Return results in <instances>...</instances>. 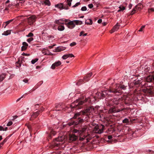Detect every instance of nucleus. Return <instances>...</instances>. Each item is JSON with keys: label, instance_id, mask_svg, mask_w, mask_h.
I'll use <instances>...</instances> for the list:
<instances>
[{"label": "nucleus", "instance_id": "15", "mask_svg": "<svg viewBox=\"0 0 154 154\" xmlns=\"http://www.w3.org/2000/svg\"><path fill=\"white\" fill-rule=\"evenodd\" d=\"M61 64V63L60 61L56 62L52 64L51 66V68L53 69H54L56 67L58 66H60Z\"/></svg>", "mask_w": 154, "mask_h": 154}, {"label": "nucleus", "instance_id": "41", "mask_svg": "<svg viewBox=\"0 0 154 154\" xmlns=\"http://www.w3.org/2000/svg\"><path fill=\"white\" fill-rule=\"evenodd\" d=\"M145 26H142L140 28V29L139 30V32H141L143 31V29H144L145 27Z\"/></svg>", "mask_w": 154, "mask_h": 154}, {"label": "nucleus", "instance_id": "35", "mask_svg": "<svg viewBox=\"0 0 154 154\" xmlns=\"http://www.w3.org/2000/svg\"><path fill=\"white\" fill-rule=\"evenodd\" d=\"M68 57H69V56L68 54H65L62 57V58L63 59H66Z\"/></svg>", "mask_w": 154, "mask_h": 154}, {"label": "nucleus", "instance_id": "5", "mask_svg": "<svg viewBox=\"0 0 154 154\" xmlns=\"http://www.w3.org/2000/svg\"><path fill=\"white\" fill-rule=\"evenodd\" d=\"M63 138L62 137L56 138L54 140V143L51 146L52 148H55V147H58L60 144V142H62L63 140Z\"/></svg>", "mask_w": 154, "mask_h": 154}, {"label": "nucleus", "instance_id": "64", "mask_svg": "<svg viewBox=\"0 0 154 154\" xmlns=\"http://www.w3.org/2000/svg\"><path fill=\"white\" fill-rule=\"evenodd\" d=\"M4 144L2 143H1L0 144V148L2 147Z\"/></svg>", "mask_w": 154, "mask_h": 154}, {"label": "nucleus", "instance_id": "62", "mask_svg": "<svg viewBox=\"0 0 154 154\" xmlns=\"http://www.w3.org/2000/svg\"><path fill=\"white\" fill-rule=\"evenodd\" d=\"M54 45H52V46H49L48 47L49 48H50V49H51L52 48H53V46H54Z\"/></svg>", "mask_w": 154, "mask_h": 154}, {"label": "nucleus", "instance_id": "42", "mask_svg": "<svg viewBox=\"0 0 154 154\" xmlns=\"http://www.w3.org/2000/svg\"><path fill=\"white\" fill-rule=\"evenodd\" d=\"M22 44L23 46H24L26 47H27L28 45V44L25 42H23Z\"/></svg>", "mask_w": 154, "mask_h": 154}, {"label": "nucleus", "instance_id": "32", "mask_svg": "<svg viewBox=\"0 0 154 154\" xmlns=\"http://www.w3.org/2000/svg\"><path fill=\"white\" fill-rule=\"evenodd\" d=\"M38 58H36L35 59L32 60L31 62L32 64H34L38 61Z\"/></svg>", "mask_w": 154, "mask_h": 154}, {"label": "nucleus", "instance_id": "16", "mask_svg": "<svg viewBox=\"0 0 154 154\" xmlns=\"http://www.w3.org/2000/svg\"><path fill=\"white\" fill-rule=\"evenodd\" d=\"M49 133H50V134H49V139H51L52 136L55 135L56 134V132L52 129L49 130Z\"/></svg>", "mask_w": 154, "mask_h": 154}, {"label": "nucleus", "instance_id": "59", "mask_svg": "<svg viewBox=\"0 0 154 154\" xmlns=\"http://www.w3.org/2000/svg\"><path fill=\"white\" fill-rule=\"evenodd\" d=\"M132 5L131 4H130L129 5V8L130 9H131L132 7Z\"/></svg>", "mask_w": 154, "mask_h": 154}, {"label": "nucleus", "instance_id": "27", "mask_svg": "<svg viewBox=\"0 0 154 154\" xmlns=\"http://www.w3.org/2000/svg\"><path fill=\"white\" fill-rule=\"evenodd\" d=\"M11 33V31L10 30H8L5 32H4L3 34L5 35H7L9 34H10Z\"/></svg>", "mask_w": 154, "mask_h": 154}, {"label": "nucleus", "instance_id": "36", "mask_svg": "<svg viewBox=\"0 0 154 154\" xmlns=\"http://www.w3.org/2000/svg\"><path fill=\"white\" fill-rule=\"evenodd\" d=\"M13 19H12V20H10L8 21H7L6 22H5V23H6V25L5 26H5H7L8 24L10 23L11 22H12L13 21Z\"/></svg>", "mask_w": 154, "mask_h": 154}, {"label": "nucleus", "instance_id": "40", "mask_svg": "<svg viewBox=\"0 0 154 154\" xmlns=\"http://www.w3.org/2000/svg\"><path fill=\"white\" fill-rule=\"evenodd\" d=\"M87 8L86 6L83 7L81 9V10L83 11H85L87 10Z\"/></svg>", "mask_w": 154, "mask_h": 154}, {"label": "nucleus", "instance_id": "13", "mask_svg": "<svg viewBox=\"0 0 154 154\" xmlns=\"http://www.w3.org/2000/svg\"><path fill=\"white\" fill-rule=\"evenodd\" d=\"M43 111L42 109H41L37 112L33 113L31 116V118L34 119L36 118Z\"/></svg>", "mask_w": 154, "mask_h": 154}, {"label": "nucleus", "instance_id": "52", "mask_svg": "<svg viewBox=\"0 0 154 154\" xmlns=\"http://www.w3.org/2000/svg\"><path fill=\"white\" fill-rule=\"evenodd\" d=\"M22 55H25V56H29L30 55V54H25V53H23L22 54Z\"/></svg>", "mask_w": 154, "mask_h": 154}, {"label": "nucleus", "instance_id": "6", "mask_svg": "<svg viewBox=\"0 0 154 154\" xmlns=\"http://www.w3.org/2000/svg\"><path fill=\"white\" fill-rule=\"evenodd\" d=\"M75 23L77 25H81L82 23V21L79 20L69 21L67 23L68 27L70 29L73 28L75 26Z\"/></svg>", "mask_w": 154, "mask_h": 154}, {"label": "nucleus", "instance_id": "57", "mask_svg": "<svg viewBox=\"0 0 154 154\" xmlns=\"http://www.w3.org/2000/svg\"><path fill=\"white\" fill-rule=\"evenodd\" d=\"M4 128L2 126H0V131H3Z\"/></svg>", "mask_w": 154, "mask_h": 154}, {"label": "nucleus", "instance_id": "54", "mask_svg": "<svg viewBox=\"0 0 154 154\" xmlns=\"http://www.w3.org/2000/svg\"><path fill=\"white\" fill-rule=\"evenodd\" d=\"M27 127L29 129V130L30 131L31 129V126L29 125H27Z\"/></svg>", "mask_w": 154, "mask_h": 154}, {"label": "nucleus", "instance_id": "18", "mask_svg": "<svg viewBox=\"0 0 154 154\" xmlns=\"http://www.w3.org/2000/svg\"><path fill=\"white\" fill-rule=\"evenodd\" d=\"M119 26L120 25L118 24V23H117L112 29V32H111V33H112L114 32L115 31L117 30L119 28Z\"/></svg>", "mask_w": 154, "mask_h": 154}, {"label": "nucleus", "instance_id": "1", "mask_svg": "<svg viewBox=\"0 0 154 154\" xmlns=\"http://www.w3.org/2000/svg\"><path fill=\"white\" fill-rule=\"evenodd\" d=\"M89 115L85 113L82 111L76 113L74 118L76 119L75 121H71L69 122L67 124L69 126L72 125H76L78 124H82L85 121L88 122L90 118Z\"/></svg>", "mask_w": 154, "mask_h": 154}, {"label": "nucleus", "instance_id": "60", "mask_svg": "<svg viewBox=\"0 0 154 154\" xmlns=\"http://www.w3.org/2000/svg\"><path fill=\"white\" fill-rule=\"evenodd\" d=\"M17 117H18V116H12V118H14L15 119L17 118Z\"/></svg>", "mask_w": 154, "mask_h": 154}, {"label": "nucleus", "instance_id": "17", "mask_svg": "<svg viewBox=\"0 0 154 154\" xmlns=\"http://www.w3.org/2000/svg\"><path fill=\"white\" fill-rule=\"evenodd\" d=\"M66 49V48L62 46H59L57 47L55 49L54 51L55 52H59L61 51L64 50Z\"/></svg>", "mask_w": 154, "mask_h": 154}, {"label": "nucleus", "instance_id": "43", "mask_svg": "<svg viewBox=\"0 0 154 154\" xmlns=\"http://www.w3.org/2000/svg\"><path fill=\"white\" fill-rule=\"evenodd\" d=\"M13 124V122L12 121H10L8 122L7 125V126H9Z\"/></svg>", "mask_w": 154, "mask_h": 154}, {"label": "nucleus", "instance_id": "46", "mask_svg": "<svg viewBox=\"0 0 154 154\" xmlns=\"http://www.w3.org/2000/svg\"><path fill=\"white\" fill-rule=\"evenodd\" d=\"M26 48H27V47H26L24 46H23L21 47V51H25L26 49Z\"/></svg>", "mask_w": 154, "mask_h": 154}, {"label": "nucleus", "instance_id": "2", "mask_svg": "<svg viewBox=\"0 0 154 154\" xmlns=\"http://www.w3.org/2000/svg\"><path fill=\"white\" fill-rule=\"evenodd\" d=\"M91 102L90 98L88 97L85 98L84 100H78L75 101L70 106V109L72 111L73 108H75L76 109H81L82 107V105L85 102L90 103Z\"/></svg>", "mask_w": 154, "mask_h": 154}, {"label": "nucleus", "instance_id": "44", "mask_svg": "<svg viewBox=\"0 0 154 154\" xmlns=\"http://www.w3.org/2000/svg\"><path fill=\"white\" fill-rule=\"evenodd\" d=\"M80 3L79 2H77L75 4L72 6V7H75L80 4Z\"/></svg>", "mask_w": 154, "mask_h": 154}, {"label": "nucleus", "instance_id": "26", "mask_svg": "<svg viewBox=\"0 0 154 154\" xmlns=\"http://www.w3.org/2000/svg\"><path fill=\"white\" fill-rule=\"evenodd\" d=\"M64 29V26L62 25L59 26L58 28V30L59 31H63Z\"/></svg>", "mask_w": 154, "mask_h": 154}, {"label": "nucleus", "instance_id": "3", "mask_svg": "<svg viewBox=\"0 0 154 154\" xmlns=\"http://www.w3.org/2000/svg\"><path fill=\"white\" fill-rule=\"evenodd\" d=\"M126 89V86L121 84H116L115 87L109 90L110 93H112L116 95H119L122 93V90H125Z\"/></svg>", "mask_w": 154, "mask_h": 154}, {"label": "nucleus", "instance_id": "29", "mask_svg": "<svg viewBox=\"0 0 154 154\" xmlns=\"http://www.w3.org/2000/svg\"><path fill=\"white\" fill-rule=\"evenodd\" d=\"M122 122L124 123H128L129 122V120L127 118H125L123 120Z\"/></svg>", "mask_w": 154, "mask_h": 154}, {"label": "nucleus", "instance_id": "20", "mask_svg": "<svg viewBox=\"0 0 154 154\" xmlns=\"http://www.w3.org/2000/svg\"><path fill=\"white\" fill-rule=\"evenodd\" d=\"M85 24L87 25H91L93 23L91 19H89L86 20L85 22Z\"/></svg>", "mask_w": 154, "mask_h": 154}, {"label": "nucleus", "instance_id": "19", "mask_svg": "<svg viewBox=\"0 0 154 154\" xmlns=\"http://www.w3.org/2000/svg\"><path fill=\"white\" fill-rule=\"evenodd\" d=\"M112 88H111L107 90H105L103 91H102V94L103 98L105 97L106 95L108 94L109 92H110L109 91V90Z\"/></svg>", "mask_w": 154, "mask_h": 154}, {"label": "nucleus", "instance_id": "51", "mask_svg": "<svg viewBox=\"0 0 154 154\" xmlns=\"http://www.w3.org/2000/svg\"><path fill=\"white\" fill-rule=\"evenodd\" d=\"M23 81L25 83H27L28 81V80L27 79H25L23 80Z\"/></svg>", "mask_w": 154, "mask_h": 154}, {"label": "nucleus", "instance_id": "47", "mask_svg": "<svg viewBox=\"0 0 154 154\" xmlns=\"http://www.w3.org/2000/svg\"><path fill=\"white\" fill-rule=\"evenodd\" d=\"M76 45V43L75 42H73L72 43H71L70 45L71 46H73L75 45Z\"/></svg>", "mask_w": 154, "mask_h": 154}, {"label": "nucleus", "instance_id": "4", "mask_svg": "<svg viewBox=\"0 0 154 154\" xmlns=\"http://www.w3.org/2000/svg\"><path fill=\"white\" fill-rule=\"evenodd\" d=\"M153 73V75H149L146 79V82L152 83L151 85H149V88H147V89L149 90L150 92H151V90L153 88V85H154V71Z\"/></svg>", "mask_w": 154, "mask_h": 154}, {"label": "nucleus", "instance_id": "63", "mask_svg": "<svg viewBox=\"0 0 154 154\" xmlns=\"http://www.w3.org/2000/svg\"><path fill=\"white\" fill-rule=\"evenodd\" d=\"M7 138H6L4 140H3V141L5 142H6L7 140Z\"/></svg>", "mask_w": 154, "mask_h": 154}, {"label": "nucleus", "instance_id": "9", "mask_svg": "<svg viewBox=\"0 0 154 154\" xmlns=\"http://www.w3.org/2000/svg\"><path fill=\"white\" fill-rule=\"evenodd\" d=\"M69 20H66L65 19H60L55 20V23L58 25L63 24L64 22L66 23V24L68 25L67 23L69 21Z\"/></svg>", "mask_w": 154, "mask_h": 154}, {"label": "nucleus", "instance_id": "8", "mask_svg": "<svg viewBox=\"0 0 154 154\" xmlns=\"http://www.w3.org/2000/svg\"><path fill=\"white\" fill-rule=\"evenodd\" d=\"M104 126L102 124L96 125L94 128V131L95 133L97 134H101L103 132Z\"/></svg>", "mask_w": 154, "mask_h": 154}, {"label": "nucleus", "instance_id": "55", "mask_svg": "<svg viewBox=\"0 0 154 154\" xmlns=\"http://www.w3.org/2000/svg\"><path fill=\"white\" fill-rule=\"evenodd\" d=\"M102 22V20L101 19H99L98 21L97 22L99 23H100Z\"/></svg>", "mask_w": 154, "mask_h": 154}, {"label": "nucleus", "instance_id": "23", "mask_svg": "<svg viewBox=\"0 0 154 154\" xmlns=\"http://www.w3.org/2000/svg\"><path fill=\"white\" fill-rule=\"evenodd\" d=\"M109 112L110 113H115L116 112V110L113 108H111L109 110Z\"/></svg>", "mask_w": 154, "mask_h": 154}, {"label": "nucleus", "instance_id": "50", "mask_svg": "<svg viewBox=\"0 0 154 154\" xmlns=\"http://www.w3.org/2000/svg\"><path fill=\"white\" fill-rule=\"evenodd\" d=\"M148 152H149V153L152 154L154 153V151L151 150H149Z\"/></svg>", "mask_w": 154, "mask_h": 154}, {"label": "nucleus", "instance_id": "12", "mask_svg": "<svg viewBox=\"0 0 154 154\" xmlns=\"http://www.w3.org/2000/svg\"><path fill=\"white\" fill-rule=\"evenodd\" d=\"M94 110V109L91 106L88 107L86 109L82 111L85 112V113L90 115L91 113Z\"/></svg>", "mask_w": 154, "mask_h": 154}, {"label": "nucleus", "instance_id": "31", "mask_svg": "<svg viewBox=\"0 0 154 154\" xmlns=\"http://www.w3.org/2000/svg\"><path fill=\"white\" fill-rule=\"evenodd\" d=\"M16 66L18 68L20 67L21 66V63H20V62L19 61H18V62H16Z\"/></svg>", "mask_w": 154, "mask_h": 154}, {"label": "nucleus", "instance_id": "38", "mask_svg": "<svg viewBox=\"0 0 154 154\" xmlns=\"http://www.w3.org/2000/svg\"><path fill=\"white\" fill-rule=\"evenodd\" d=\"M33 38L31 37L28 39L27 40V41L28 42L30 43V42L33 41Z\"/></svg>", "mask_w": 154, "mask_h": 154}, {"label": "nucleus", "instance_id": "49", "mask_svg": "<svg viewBox=\"0 0 154 154\" xmlns=\"http://www.w3.org/2000/svg\"><path fill=\"white\" fill-rule=\"evenodd\" d=\"M68 56H69V57H74V56L72 54H68Z\"/></svg>", "mask_w": 154, "mask_h": 154}, {"label": "nucleus", "instance_id": "56", "mask_svg": "<svg viewBox=\"0 0 154 154\" xmlns=\"http://www.w3.org/2000/svg\"><path fill=\"white\" fill-rule=\"evenodd\" d=\"M23 96H22L21 97H20V98H18V99H17V100H16V102H17L19 101H20V99H21L22 98H23Z\"/></svg>", "mask_w": 154, "mask_h": 154}, {"label": "nucleus", "instance_id": "33", "mask_svg": "<svg viewBox=\"0 0 154 154\" xmlns=\"http://www.w3.org/2000/svg\"><path fill=\"white\" fill-rule=\"evenodd\" d=\"M87 129V127L86 126H85L84 127L82 128L81 130H80V131L82 132H84L85 131L86 129Z\"/></svg>", "mask_w": 154, "mask_h": 154}, {"label": "nucleus", "instance_id": "22", "mask_svg": "<svg viewBox=\"0 0 154 154\" xmlns=\"http://www.w3.org/2000/svg\"><path fill=\"white\" fill-rule=\"evenodd\" d=\"M5 77V75L4 74H2L0 75V82L2 81Z\"/></svg>", "mask_w": 154, "mask_h": 154}, {"label": "nucleus", "instance_id": "34", "mask_svg": "<svg viewBox=\"0 0 154 154\" xmlns=\"http://www.w3.org/2000/svg\"><path fill=\"white\" fill-rule=\"evenodd\" d=\"M72 0H67L66 2L68 3V5L69 6H70L71 5V2H72Z\"/></svg>", "mask_w": 154, "mask_h": 154}, {"label": "nucleus", "instance_id": "39", "mask_svg": "<svg viewBox=\"0 0 154 154\" xmlns=\"http://www.w3.org/2000/svg\"><path fill=\"white\" fill-rule=\"evenodd\" d=\"M43 83V81H41L38 83V84H37V86H38V87L40 86Z\"/></svg>", "mask_w": 154, "mask_h": 154}, {"label": "nucleus", "instance_id": "14", "mask_svg": "<svg viewBox=\"0 0 154 154\" xmlns=\"http://www.w3.org/2000/svg\"><path fill=\"white\" fill-rule=\"evenodd\" d=\"M78 139V136H76L75 134H72L69 136V141L70 142L75 141Z\"/></svg>", "mask_w": 154, "mask_h": 154}, {"label": "nucleus", "instance_id": "37", "mask_svg": "<svg viewBox=\"0 0 154 154\" xmlns=\"http://www.w3.org/2000/svg\"><path fill=\"white\" fill-rule=\"evenodd\" d=\"M33 36V34L32 32L29 33L28 35H26L27 37H32Z\"/></svg>", "mask_w": 154, "mask_h": 154}, {"label": "nucleus", "instance_id": "11", "mask_svg": "<svg viewBox=\"0 0 154 154\" xmlns=\"http://www.w3.org/2000/svg\"><path fill=\"white\" fill-rule=\"evenodd\" d=\"M36 17L35 16L33 15L28 18V22L30 25H32L35 21Z\"/></svg>", "mask_w": 154, "mask_h": 154}, {"label": "nucleus", "instance_id": "30", "mask_svg": "<svg viewBox=\"0 0 154 154\" xmlns=\"http://www.w3.org/2000/svg\"><path fill=\"white\" fill-rule=\"evenodd\" d=\"M141 83V81L140 80H138L137 81L134 82V84L135 85H139Z\"/></svg>", "mask_w": 154, "mask_h": 154}, {"label": "nucleus", "instance_id": "10", "mask_svg": "<svg viewBox=\"0 0 154 154\" xmlns=\"http://www.w3.org/2000/svg\"><path fill=\"white\" fill-rule=\"evenodd\" d=\"M55 7L59 8L60 10L63 9L66 10L69 9V8L68 6H64L62 3H60L57 4L55 5Z\"/></svg>", "mask_w": 154, "mask_h": 154}, {"label": "nucleus", "instance_id": "25", "mask_svg": "<svg viewBox=\"0 0 154 154\" xmlns=\"http://www.w3.org/2000/svg\"><path fill=\"white\" fill-rule=\"evenodd\" d=\"M44 4L48 6L51 5V3L49 0H45L44 2Z\"/></svg>", "mask_w": 154, "mask_h": 154}, {"label": "nucleus", "instance_id": "24", "mask_svg": "<svg viewBox=\"0 0 154 154\" xmlns=\"http://www.w3.org/2000/svg\"><path fill=\"white\" fill-rule=\"evenodd\" d=\"M141 5L138 4L137 5L135 6V8H133V10L131 12V14L133 15V14L136 11V8L137 7V6L139 5L140 6Z\"/></svg>", "mask_w": 154, "mask_h": 154}, {"label": "nucleus", "instance_id": "58", "mask_svg": "<svg viewBox=\"0 0 154 154\" xmlns=\"http://www.w3.org/2000/svg\"><path fill=\"white\" fill-rule=\"evenodd\" d=\"M84 33V31H82L80 33V34L79 36H82L83 34Z\"/></svg>", "mask_w": 154, "mask_h": 154}, {"label": "nucleus", "instance_id": "28", "mask_svg": "<svg viewBox=\"0 0 154 154\" xmlns=\"http://www.w3.org/2000/svg\"><path fill=\"white\" fill-rule=\"evenodd\" d=\"M119 9L118 10V12H119L121 11H123V10H125V7L122 6H119Z\"/></svg>", "mask_w": 154, "mask_h": 154}, {"label": "nucleus", "instance_id": "48", "mask_svg": "<svg viewBox=\"0 0 154 154\" xmlns=\"http://www.w3.org/2000/svg\"><path fill=\"white\" fill-rule=\"evenodd\" d=\"M88 7L90 8H91L93 7V5L92 4H90L88 5Z\"/></svg>", "mask_w": 154, "mask_h": 154}, {"label": "nucleus", "instance_id": "45", "mask_svg": "<svg viewBox=\"0 0 154 154\" xmlns=\"http://www.w3.org/2000/svg\"><path fill=\"white\" fill-rule=\"evenodd\" d=\"M148 11L149 13L151 12H153L154 11V9L153 8L149 9H148Z\"/></svg>", "mask_w": 154, "mask_h": 154}, {"label": "nucleus", "instance_id": "61", "mask_svg": "<svg viewBox=\"0 0 154 154\" xmlns=\"http://www.w3.org/2000/svg\"><path fill=\"white\" fill-rule=\"evenodd\" d=\"M107 24L106 22H103V26H105Z\"/></svg>", "mask_w": 154, "mask_h": 154}, {"label": "nucleus", "instance_id": "53", "mask_svg": "<svg viewBox=\"0 0 154 154\" xmlns=\"http://www.w3.org/2000/svg\"><path fill=\"white\" fill-rule=\"evenodd\" d=\"M112 138V136L111 135H109L108 136V138L109 140H111Z\"/></svg>", "mask_w": 154, "mask_h": 154}, {"label": "nucleus", "instance_id": "21", "mask_svg": "<svg viewBox=\"0 0 154 154\" xmlns=\"http://www.w3.org/2000/svg\"><path fill=\"white\" fill-rule=\"evenodd\" d=\"M96 96L98 98H102V92H97L96 94Z\"/></svg>", "mask_w": 154, "mask_h": 154}, {"label": "nucleus", "instance_id": "7", "mask_svg": "<svg viewBox=\"0 0 154 154\" xmlns=\"http://www.w3.org/2000/svg\"><path fill=\"white\" fill-rule=\"evenodd\" d=\"M92 73L91 72L89 73L85 76L84 78V79H80L79 81L76 83L77 85H79L82 84V83H85L88 82L90 79V77L91 76Z\"/></svg>", "mask_w": 154, "mask_h": 154}]
</instances>
